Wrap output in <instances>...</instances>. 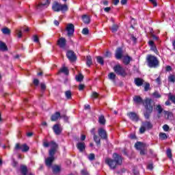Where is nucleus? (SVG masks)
Masks as SVG:
<instances>
[{
    "mask_svg": "<svg viewBox=\"0 0 175 175\" xmlns=\"http://www.w3.org/2000/svg\"><path fill=\"white\" fill-rule=\"evenodd\" d=\"M50 5V1L46 0L45 3H41L38 5V9H44V8H47Z\"/></svg>",
    "mask_w": 175,
    "mask_h": 175,
    "instance_id": "nucleus-26",
    "label": "nucleus"
},
{
    "mask_svg": "<svg viewBox=\"0 0 175 175\" xmlns=\"http://www.w3.org/2000/svg\"><path fill=\"white\" fill-rule=\"evenodd\" d=\"M163 113L166 120H173V113L167 111H163Z\"/></svg>",
    "mask_w": 175,
    "mask_h": 175,
    "instance_id": "nucleus-17",
    "label": "nucleus"
},
{
    "mask_svg": "<svg viewBox=\"0 0 175 175\" xmlns=\"http://www.w3.org/2000/svg\"><path fill=\"white\" fill-rule=\"evenodd\" d=\"M82 20L85 24H90V21H91V20L90 19V16L87 15H83L82 16Z\"/></svg>",
    "mask_w": 175,
    "mask_h": 175,
    "instance_id": "nucleus-28",
    "label": "nucleus"
},
{
    "mask_svg": "<svg viewBox=\"0 0 175 175\" xmlns=\"http://www.w3.org/2000/svg\"><path fill=\"white\" fill-rule=\"evenodd\" d=\"M152 124L151 122L146 121L142 122V125L139 129L140 133H144L146 132V129H152Z\"/></svg>",
    "mask_w": 175,
    "mask_h": 175,
    "instance_id": "nucleus-7",
    "label": "nucleus"
},
{
    "mask_svg": "<svg viewBox=\"0 0 175 175\" xmlns=\"http://www.w3.org/2000/svg\"><path fill=\"white\" fill-rule=\"evenodd\" d=\"M143 105L146 110L144 113V117L146 120H148L150 118V116L154 110V107L151 104V98H146L143 103Z\"/></svg>",
    "mask_w": 175,
    "mask_h": 175,
    "instance_id": "nucleus-2",
    "label": "nucleus"
},
{
    "mask_svg": "<svg viewBox=\"0 0 175 175\" xmlns=\"http://www.w3.org/2000/svg\"><path fill=\"white\" fill-rule=\"evenodd\" d=\"M86 64L88 66H89V68L92 65V57H91V56H87Z\"/></svg>",
    "mask_w": 175,
    "mask_h": 175,
    "instance_id": "nucleus-29",
    "label": "nucleus"
},
{
    "mask_svg": "<svg viewBox=\"0 0 175 175\" xmlns=\"http://www.w3.org/2000/svg\"><path fill=\"white\" fill-rule=\"evenodd\" d=\"M105 57H111V53H110L109 51H107L105 54Z\"/></svg>",
    "mask_w": 175,
    "mask_h": 175,
    "instance_id": "nucleus-57",
    "label": "nucleus"
},
{
    "mask_svg": "<svg viewBox=\"0 0 175 175\" xmlns=\"http://www.w3.org/2000/svg\"><path fill=\"white\" fill-rule=\"evenodd\" d=\"M65 96L67 99H72V92H70V90H67L65 92Z\"/></svg>",
    "mask_w": 175,
    "mask_h": 175,
    "instance_id": "nucleus-38",
    "label": "nucleus"
},
{
    "mask_svg": "<svg viewBox=\"0 0 175 175\" xmlns=\"http://www.w3.org/2000/svg\"><path fill=\"white\" fill-rule=\"evenodd\" d=\"M154 6H157V0H149Z\"/></svg>",
    "mask_w": 175,
    "mask_h": 175,
    "instance_id": "nucleus-55",
    "label": "nucleus"
},
{
    "mask_svg": "<svg viewBox=\"0 0 175 175\" xmlns=\"http://www.w3.org/2000/svg\"><path fill=\"white\" fill-rule=\"evenodd\" d=\"M163 129L165 132H169V129H170L169 126L167 124H164L163 126Z\"/></svg>",
    "mask_w": 175,
    "mask_h": 175,
    "instance_id": "nucleus-48",
    "label": "nucleus"
},
{
    "mask_svg": "<svg viewBox=\"0 0 175 175\" xmlns=\"http://www.w3.org/2000/svg\"><path fill=\"white\" fill-rule=\"evenodd\" d=\"M57 46L60 47V49H65L66 47V39L65 38H60L57 40Z\"/></svg>",
    "mask_w": 175,
    "mask_h": 175,
    "instance_id": "nucleus-12",
    "label": "nucleus"
},
{
    "mask_svg": "<svg viewBox=\"0 0 175 175\" xmlns=\"http://www.w3.org/2000/svg\"><path fill=\"white\" fill-rule=\"evenodd\" d=\"M17 150H21L22 152H27L29 151V146L27 144H23L21 146L20 144H16L14 147V151H17Z\"/></svg>",
    "mask_w": 175,
    "mask_h": 175,
    "instance_id": "nucleus-8",
    "label": "nucleus"
},
{
    "mask_svg": "<svg viewBox=\"0 0 175 175\" xmlns=\"http://www.w3.org/2000/svg\"><path fill=\"white\" fill-rule=\"evenodd\" d=\"M113 159L107 158L105 159V163L109 166L110 169L114 170L116 169L117 165L122 164V157L117 154L114 153L113 154Z\"/></svg>",
    "mask_w": 175,
    "mask_h": 175,
    "instance_id": "nucleus-1",
    "label": "nucleus"
},
{
    "mask_svg": "<svg viewBox=\"0 0 175 175\" xmlns=\"http://www.w3.org/2000/svg\"><path fill=\"white\" fill-rule=\"evenodd\" d=\"M41 89L46 90V85L44 83H41Z\"/></svg>",
    "mask_w": 175,
    "mask_h": 175,
    "instance_id": "nucleus-63",
    "label": "nucleus"
},
{
    "mask_svg": "<svg viewBox=\"0 0 175 175\" xmlns=\"http://www.w3.org/2000/svg\"><path fill=\"white\" fill-rule=\"evenodd\" d=\"M150 90V83H146L144 85V91H148Z\"/></svg>",
    "mask_w": 175,
    "mask_h": 175,
    "instance_id": "nucleus-53",
    "label": "nucleus"
},
{
    "mask_svg": "<svg viewBox=\"0 0 175 175\" xmlns=\"http://www.w3.org/2000/svg\"><path fill=\"white\" fill-rule=\"evenodd\" d=\"M111 10V8L110 7H107L104 8V11L106 12L107 13H109V12H110Z\"/></svg>",
    "mask_w": 175,
    "mask_h": 175,
    "instance_id": "nucleus-54",
    "label": "nucleus"
},
{
    "mask_svg": "<svg viewBox=\"0 0 175 175\" xmlns=\"http://www.w3.org/2000/svg\"><path fill=\"white\" fill-rule=\"evenodd\" d=\"M16 35L19 39L23 37V33L21 32V31L16 30Z\"/></svg>",
    "mask_w": 175,
    "mask_h": 175,
    "instance_id": "nucleus-49",
    "label": "nucleus"
},
{
    "mask_svg": "<svg viewBox=\"0 0 175 175\" xmlns=\"http://www.w3.org/2000/svg\"><path fill=\"white\" fill-rule=\"evenodd\" d=\"M53 172L55 174H57V173H59V172H61V167H59L58 165L53 166Z\"/></svg>",
    "mask_w": 175,
    "mask_h": 175,
    "instance_id": "nucleus-31",
    "label": "nucleus"
},
{
    "mask_svg": "<svg viewBox=\"0 0 175 175\" xmlns=\"http://www.w3.org/2000/svg\"><path fill=\"white\" fill-rule=\"evenodd\" d=\"M113 5H118V3H120V0H113Z\"/></svg>",
    "mask_w": 175,
    "mask_h": 175,
    "instance_id": "nucleus-60",
    "label": "nucleus"
},
{
    "mask_svg": "<svg viewBox=\"0 0 175 175\" xmlns=\"http://www.w3.org/2000/svg\"><path fill=\"white\" fill-rule=\"evenodd\" d=\"M53 129L55 135H61V132H62V129H61V126H59V124H55Z\"/></svg>",
    "mask_w": 175,
    "mask_h": 175,
    "instance_id": "nucleus-16",
    "label": "nucleus"
},
{
    "mask_svg": "<svg viewBox=\"0 0 175 175\" xmlns=\"http://www.w3.org/2000/svg\"><path fill=\"white\" fill-rule=\"evenodd\" d=\"M0 50H1V51H8L6 44L2 42V41H0Z\"/></svg>",
    "mask_w": 175,
    "mask_h": 175,
    "instance_id": "nucleus-27",
    "label": "nucleus"
},
{
    "mask_svg": "<svg viewBox=\"0 0 175 175\" xmlns=\"http://www.w3.org/2000/svg\"><path fill=\"white\" fill-rule=\"evenodd\" d=\"M156 110L159 114H161L163 111V109L162 108V106H161V105H158L156 106Z\"/></svg>",
    "mask_w": 175,
    "mask_h": 175,
    "instance_id": "nucleus-36",
    "label": "nucleus"
},
{
    "mask_svg": "<svg viewBox=\"0 0 175 175\" xmlns=\"http://www.w3.org/2000/svg\"><path fill=\"white\" fill-rule=\"evenodd\" d=\"M168 81L170 83H174V81H175V77H174V75H170L168 77Z\"/></svg>",
    "mask_w": 175,
    "mask_h": 175,
    "instance_id": "nucleus-42",
    "label": "nucleus"
},
{
    "mask_svg": "<svg viewBox=\"0 0 175 175\" xmlns=\"http://www.w3.org/2000/svg\"><path fill=\"white\" fill-rule=\"evenodd\" d=\"M165 70H166V72H170V70H172V67L170 66H167L165 68Z\"/></svg>",
    "mask_w": 175,
    "mask_h": 175,
    "instance_id": "nucleus-61",
    "label": "nucleus"
},
{
    "mask_svg": "<svg viewBox=\"0 0 175 175\" xmlns=\"http://www.w3.org/2000/svg\"><path fill=\"white\" fill-rule=\"evenodd\" d=\"M132 60V58L128 55L124 56L123 58V64L124 65H129L131 61Z\"/></svg>",
    "mask_w": 175,
    "mask_h": 175,
    "instance_id": "nucleus-23",
    "label": "nucleus"
},
{
    "mask_svg": "<svg viewBox=\"0 0 175 175\" xmlns=\"http://www.w3.org/2000/svg\"><path fill=\"white\" fill-rule=\"evenodd\" d=\"M1 31L4 35H10V29L8 27H5L2 29Z\"/></svg>",
    "mask_w": 175,
    "mask_h": 175,
    "instance_id": "nucleus-34",
    "label": "nucleus"
},
{
    "mask_svg": "<svg viewBox=\"0 0 175 175\" xmlns=\"http://www.w3.org/2000/svg\"><path fill=\"white\" fill-rule=\"evenodd\" d=\"M81 174L82 175H88V172L85 170H81Z\"/></svg>",
    "mask_w": 175,
    "mask_h": 175,
    "instance_id": "nucleus-56",
    "label": "nucleus"
},
{
    "mask_svg": "<svg viewBox=\"0 0 175 175\" xmlns=\"http://www.w3.org/2000/svg\"><path fill=\"white\" fill-rule=\"evenodd\" d=\"M54 161V156H50L45 159V165L49 167H51V165H53V162Z\"/></svg>",
    "mask_w": 175,
    "mask_h": 175,
    "instance_id": "nucleus-15",
    "label": "nucleus"
},
{
    "mask_svg": "<svg viewBox=\"0 0 175 175\" xmlns=\"http://www.w3.org/2000/svg\"><path fill=\"white\" fill-rule=\"evenodd\" d=\"M153 96L157 98H161V95L158 93V92H154L153 93Z\"/></svg>",
    "mask_w": 175,
    "mask_h": 175,
    "instance_id": "nucleus-52",
    "label": "nucleus"
},
{
    "mask_svg": "<svg viewBox=\"0 0 175 175\" xmlns=\"http://www.w3.org/2000/svg\"><path fill=\"white\" fill-rule=\"evenodd\" d=\"M43 146L45 148L51 147V150H49V155L50 157H54L55 152H57V150L58 148V144L55 143L54 141H51V142H44Z\"/></svg>",
    "mask_w": 175,
    "mask_h": 175,
    "instance_id": "nucleus-4",
    "label": "nucleus"
},
{
    "mask_svg": "<svg viewBox=\"0 0 175 175\" xmlns=\"http://www.w3.org/2000/svg\"><path fill=\"white\" fill-rule=\"evenodd\" d=\"M66 31L68 32V36H72L75 33V25L70 23L66 27Z\"/></svg>",
    "mask_w": 175,
    "mask_h": 175,
    "instance_id": "nucleus-11",
    "label": "nucleus"
},
{
    "mask_svg": "<svg viewBox=\"0 0 175 175\" xmlns=\"http://www.w3.org/2000/svg\"><path fill=\"white\" fill-rule=\"evenodd\" d=\"M159 139H161V140H166V139H167V135L165 133H160Z\"/></svg>",
    "mask_w": 175,
    "mask_h": 175,
    "instance_id": "nucleus-35",
    "label": "nucleus"
},
{
    "mask_svg": "<svg viewBox=\"0 0 175 175\" xmlns=\"http://www.w3.org/2000/svg\"><path fill=\"white\" fill-rule=\"evenodd\" d=\"M96 59H97V62L100 64V65H105V60H103V57L100 56H97Z\"/></svg>",
    "mask_w": 175,
    "mask_h": 175,
    "instance_id": "nucleus-33",
    "label": "nucleus"
},
{
    "mask_svg": "<svg viewBox=\"0 0 175 175\" xmlns=\"http://www.w3.org/2000/svg\"><path fill=\"white\" fill-rule=\"evenodd\" d=\"M21 172L23 175H27V174L28 173V168L26 165H21Z\"/></svg>",
    "mask_w": 175,
    "mask_h": 175,
    "instance_id": "nucleus-25",
    "label": "nucleus"
},
{
    "mask_svg": "<svg viewBox=\"0 0 175 175\" xmlns=\"http://www.w3.org/2000/svg\"><path fill=\"white\" fill-rule=\"evenodd\" d=\"M98 96L99 94L96 92H93L92 94V99H96V98H98Z\"/></svg>",
    "mask_w": 175,
    "mask_h": 175,
    "instance_id": "nucleus-46",
    "label": "nucleus"
},
{
    "mask_svg": "<svg viewBox=\"0 0 175 175\" xmlns=\"http://www.w3.org/2000/svg\"><path fill=\"white\" fill-rule=\"evenodd\" d=\"M135 147L137 150H144L146 148V144L142 142H137L135 144Z\"/></svg>",
    "mask_w": 175,
    "mask_h": 175,
    "instance_id": "nucleus-21",
    "label": "nucleus"
},
{
    "mask_svg": "<svg viewBox=\"0 0 175 175\" xmlns=\"http://www.w3.org/2000/svg\"><path fill=\"white\" fill-rule=\"evenodd\" d=\"M60 118H63L65 122H69V117H68L66 114L60 115Z\"/></svg>",
    "mask_w": 175,
    "mask_h": 175,
    "instance_id": "nucleus-41",
    "label": "nucleus"
},
{
    "mask_svg": "<svg viewBox=\"0 0 175 175\" xmlns=\"http://www.w3.org/2000/svg\"><path fill=\"white\" fill-rule=\"evenodd\" d=\"M75 79L77 81H83V79H84V76L81 74H79L78 75H76Z\"/></svg>",
    "mask_w": 175,
    "mask_h": 175,
    "instance_id": "nucleus-37",
    "label": "nucleus"
},
{
    "mask_svg": "<svg viewBox=\"0 0 175 175\" xmlns=\"http://www.w3.org/2000/svg\"><path fill=\"white\" fill-rule=\"evenodd\" d=\"M89 33H90V30H88V28L83 29V30H82L83 35H88Z\"/></svg>",
    "mask_w": 175,
    "mask_h": 175,
    "instance_id": "nucleus-45",
    "label": "nucleus"
},
{
    "mask_svg": "<svg viewBox=\"0 0 175 175\" xmlns=\"http://www.w3.org/2000/svg\"><path fill=\"white\" fill-rule=\"evenodd\" d=\"M167 156L172 159V150L170 148L167 150Z\"/></svg>",
    "mask_w": 175,
    "mask_h": 175,
    "instance_id": "nucleus-47",
    "label": "nucleus"
},
{
    "mask_svg": "<svg viewBox=\"0 0 175 175\" xmlns=\"http://www.w3.org/2000/svg\"><path fill=\"white\" fill-rule=\"evenodd\" d=\"M88 159L90 161H94V159H95V154H90L89 156H88Z\"/></svg>",
    "mask_w": 175,
    "mask_h": 175,
    "instance_id": "nucleus-50",
    "label": "nucleus"
},
{
    "mask_svg": "<svg viewBox=\"0 0 175 175\" xmlns=\"http://www.w3.org/2000/svg\"><path fill=\"white\" fill-rule=\"evenodd\" d=\"M77 148L79 150L80 152H83L85 150V143L84 142H78L77 144Z\"/></svg>",
    "mask_w": 175,
    "mask_h": 175,
    "instance_id": "nucleus-18",
    "label": "nucleus"
},
{
    "mask_svg": "<svg viewBox=\"0 0 175 175\" xmlns=\"http://www.w3.org/2000/svg\"><path fill=\"white\" fill-rule=\"evenodd\" d=\"M52 10L53 12H66L68 10V5L55 2L52 5Z\"/></svg>",
    "mask_w": 175,
    "mask_h": 175,
    "instance_id": "nucleus-5",
    "label": "nucleus"
},
{
    "mask_svg": "<svg viewBox=\"0 0 175 175\" xmlns=\"http://www.w3.org/2000/svg\"><path fill=\"white\" fill-rule=\"evenodd\" d=\"M59 118H61V113L59 112H56L51 116V121H57Z\"/></svg>",
    "mask_w": 175,
    "mask_h": 175,
    "instance_id": "nucleus-22",
    "label": "nucleus"
},
{
    "mask_svg": "<svg viewBox=\"0 0 175 175\" xmlns=\"http://www.w3.org/2000/svg\"><path fill=\"white\" fill-rule=\"evenodd\" d=\"M113 70L116 75H119L120 76H126V72H125V69L121 66L120 64H117L113 67Z\"/></svg>",
    "mask_w": 175,
    "mask_h": 175,
    "instance_id": "nucleus-6",
    "label": "nucleus"
},
{
    "mask_svg": "<svg viewBox=\"0 0 175 175\" xmlns=\"http://www.w3.org/2000/svg\"><path fill=\"white\" fill-rule=\"evenodd\" d=\"M79 91H83V90H84V85L83 84L79 85Z\"/></svg>",
    "mask_w": 175,
    "mask_h": 175,
    "instance_id": "nucleus-59",
    "label": "nucleus"
},
{
    "mask_svg": "<svg viewBox=\"0 0 175 175\" xmlns=\"http://www.w3.org/2000/svg\"><path fill=\"white\" fill-rule=\"evenodd\" d=\"M168 99H170V100H172V102L175 104V95L170 94L168 96Z\"/></svg>",
    "mask_w": 175,
    "mask_h": 175,
    "instance_id": "nucleus-44",
    "label": "nucleus"
},
{
    "mask_svg": "<svg viewBox=\"0 0 175 175\" xmlns=\"http://www.w3.org/2000/svg\"><path fill=\"white\" fill-rule=\"evenodd\" d=\"M92 135H93V136H95V129H92L91 131H90Z\"/></svg>",
    "mask_w": 175,
    "mask_h": 175,
    "instance_id": "nucleus-64",
    "label": "nucleus"
},
{
    "mask_svg": "<svg viewBox=\"0 0 175 175\" xmlns=\"http://www.w3.org/2000/svg\"><path fill=\"white\" fill-rule=\"evenodd\" d=\"M108 77L109 80H116V74H114V72H111L108 75Z\"/></svg>",
    "mask_w": 175,
    "mask_h": 175,
    "instance_id": "nucleus-40",
    "label": "nucleus"
},
{
    "mask_svg": "<svg viewBox=\"0 0 175 175\" xmlns=\"http://www.w3.org/2000/svg\"><path fill=\"white\" fill-rule=\"evenodd\" d=\"M33 84H35V85H39V80L38 79H34L33 80Z\"/></svg>",
    "mask_w": 175,
    "mask_h": 175,
    "instance_id": "nucleus-62",
    "label": "nucleus"
},
{
    "mask_svg": "<svg viewBox=\"0 0 175 175\" xmlns=\"http://www.w3.org/2000/svg\"><path fill=\"white\" fill-rule=\"evenodd\" d=\"M148 44L150 47V50H152V51H154V53L157 54V53H158V49H157V46H155L154 41L150 40L148 42Z\"/></svg>",
    "mask_w": 175,
    "mask_h": 175,
    "instance_id": "nucleus-20",
    "label": "nucleus"
},
{
    "mask_svg": "<svg viewBox=\"0 0 175 175\" xmlns=\"http://www.w3.org/2000/svg\"><path fill=\"white\" fill-rule=\"evenodd\" d=\"M98 135L101 139H107V133H106V130L103 128L98 129Z\"/></svg>",
    "mask_w": 175,
    "mask_h": 175,
    "instance_id": "nucleus-13",
    "label": "nucleus"
},
{
    "mask_svg": "<svg viewBox=\"0 0 175 175\" xmlns=\"http://www.w3.org/2000/svg\"><path fill=\"white\" fill-rule=\"evenodd\" d=\"M127 116L130 120L134 122H137V121H139V115L135 112H129L127 113Z\"/></svg>",
    "mask_w": 175,
    "mask_h": 175,
    "instance_id": "nucleus-10",
    "label": "nucleus"
},
{
    "mask_svg": "<svg viewBox=\"0 0 175 175\" xmlns=\"http://www.w3.org/2000/svg\"><path fill=\"white\" fill-rule=\"evenodd\" d=\"M59 73H64V75L68 76V75H69V70H68V68L64 66L60 68L59 71L58 72V75H59Z\"/></svg>",
    "mask_w": 175,
    "mask_h": 175,
    "instance_id": "nucleus-24",
    "label": "nucleus"
},
{
    "mask_svg": "<svg viewBox=\"0 0 175 175\" xmlns=\"http://www.w3.org/2000/svg\"><path fill=\"white\" fill-rule=\"evenodd\" d=\"M148 169H149L150 170H152V169H154V166L152 165V163H150L148 165Z\"/></svg>",
    "mask_w": 175,
    "mask_h": 175,
    "instance_id": "nucleus-58",
    "label": "nucleus"
},
{
    "mask_svg": "<svg viewBox=\"0 0 175 175\" xmlns=\"http://www.w3.org/2000/svg\"><path fill=\"white\" fill-rule=\"evenodd\" d=\"M98 122L99 124H101V125H105V124H106V119H105V116H100L98 118Z\"/></svg>",
    "mask_w": 175,
    "mask_h": 175,
    "instance_id": "nucleus-32",
    "label": "nucleus"
},
{
    "mask_svg": "<svg viewBox=\"0 0 175 175\" xmlns=\"http://www.w3.org/2000/svg\"><path fill=\"white\" fill-rule=\"evenodd\" d=\"M133 100L135 102V103H143V99H142V97L139 96H135L133 98Z\"/></svg>",
    "mask_w": 175,
    "mask_h": 175,
    "instance_id": "nucleus-30",
    "label": "nucleus"
},
{
    "mask_svg": "<svg viewBox=\"0 0 175 175\" xmlns=\"http://www.w3.org/2000/svg\"><path fill=\"white\" fill-rule=\"evenodd\" d=\"M94 140L96 144H100V139L96 135H94Z\"/></svg>",
    "mask_w": 175,
    "mask_h": 175,
    "instance_id": "nucleus-39",
    "label": "nucleus"
},
{
    "mask_svg": "<svg viewBox=\"0 0 175 175\" xmlns=\"http://www.w3.org/2000/svg\"><path fill=\"white\" fill-rule=\"evenodd\" d=\"M66 57L69 59V61H71L73 62L74 61H76V54H75V52L73 51H68L66 52Z\"/></svg>",
    "mask_w": 175,
    "mask_h": 175,
    "instance_id": "nucleus-9",
    "label": "nucleus"
},
{
    "mask_svg": "<svg viewBox=\"0 0 175 175\" xmlns=\"http://www.w3.org/2000/svg\"><path fill=\"white\" fill-rule=\"evenodd\" d=\"M115 57L116 59H121L122 58V48H118L116 53Z\"/></svg>",
    "mask_w": 175,
    "mask_h": 175,
    "instance_id": "nucleus-14",
    "label": "nucleus"
},
{
    "mask_svg": "<svg viewBox=\"0 0 175 175\" xmlns=\"http://www.w3.org/2000/svg\"><path fill=\"white\" fill-rule=\"evenodd\" d=\"M33 40L36 43H39V38H38V36H33Z\"/></svg>",
    "mask_w": 175,
    "mask_h": 175,
    "instance_id": "nucleus-51",
    "label": "nucleus"
},
{
    "mask_svg": "<svg viewBox=\"0 0 175 175\" xmlns=\"http://www.w3.org/2000/svg\"><path fill=\"white\" fill-rule=\"evenodd\" d=\"M134 83L137 87H142V85L144 84V80L142 79L141 78H135L134 79Z\"/></svg>",
    "mask_w": 175,
    "mask_h": 175,
    "instance_id": "nucleus-19",
    "label": "nucleus"
},
{
    "mask_svg": "<svg viewBox=\"0 0 175 175\" xmlns=\"http://www.w3.org/2000/svg\"><path fill=\"white\" fill-rule=\"evenodd\" d=\"M146 62L149 68H158L159 66V60L152 55H148L146 57Z\"/></svg>",
    "mask_w": 175,
    "mask_h": 175,
    "instance_id": "nucleus-3",
    "label": "nucleus"
},
{
    "mask_svg": "<svg viewBox=\"0 0 175 175\" xmlns=\"http://www.w3.org/2000/svg\"><path fill=\"white\" fill-rule=\"evenodd\" d=\"M111 30L112 32H117V31L118 30V26L116 25H113L112 26V27L111 28Z\"/></svg>",
    "mask_w": 175,
    "mask_h": 175,
    "instance_id": "nucleus-43",
    "label": "nucleus"
}]
</instances>
